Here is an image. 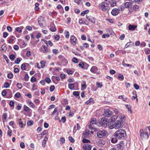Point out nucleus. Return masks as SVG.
Here are the masks:
<instances>
[{"instance_id":"1","label":"nucleus","mask_w":150,"mask_h":150,"mask_svg":"<svg viewBox=\"0 0 150 150\" xmlns=\"http://www.w3.org/2000/svg\"><path fill=\"white\" fill-rule=\"evenodd\" d=\"M126 132L125 130L122 129H118L114 134V136L118 139H123L126 136Z\"/></svg>"},{"instance_id":"2","label":"nucleus","mask_w":150,"mask_h":150,"mask_svg":"<svg viewBox=\"0 0 150 150\" xmlns=\"http://www.w3.org/2000/svg\"><path fill=\"white\" fill-rule=\"evenodd\" d=\"M99 6L101 10L105 12H108L110 9L109 4L105 2L100 3Z\"/></svg>"},{"instance_id":"3","label":"nucleus","mask_w":150,"mask_h":150,"mask_svg":"<svg viewBox=\"0 0 150 150\" xmlns=\"http://www.w3.org/2000/svg\"><path fill=\"white\" fill-rule=\"evenodd\" d=\"M121 121L117 120L116 121L114 124H110V123H108V126L109 128L110 129H112L113 128L115 129H118L121 127H122V126L121 124Z\"/></svg>"},{"instance_id":"4","label":"nucleus","mask_w":150,"mask_h":150,"mask_svg":"<svg viewBox=\"0 0 150 150\" xmlns=\"http://www.w3.org/2000/svg\"><path fill=\"white\" fill-rule=\"evenodd\" d=\"M107 132L104 130H101L97 132V135L99 138H103L105 137L107 135Z\"/></svg>"},{"instance_id":"5","label":"nucleus","mask_w":150,"mask_h":150,"mask_svg":"<svg viewBox=\"0 0 150 150\" xmlns=\"http://www.w3.org/2000/svg\"><path fill=\"white\" fill-rule=\"evenodd\" d=\"M140 136L141 137H143L146 139H148L149 137V135L147 132H143V130L141 129L139 132Z\"/></svg>"},{"instance_id":"6","label":"nucleus","mask_w":150,"mask_h":150,"mask_svg":"<svg viewBox=\"0 0 150 150\" xmlns=\"http://www.w3.org/2000/svg\"><path fill=\"white\" fill-rule=\"evenodd\" d=\"M70 42L73 45H75L76 44L77 38L74 35H71L70 37Z\"/></svg>"},{"instance_id":"7","label":"nucleus","mask_w":150,"mask_h":150,"mask_svg":"<svg viewBox=\"0 0 150 150\" xmlns=\"http://www.w3.org/2000/svg\"><path fill=\"white\" fill-rule=\"evenodd\" d=\"M99 125H98L99 127L102 126L103 127H105L107 125L108 122L105 119L103 118L99 123Z\"/></svg>"},{"instance_id":"8","label":"nucleus","mask_w":150,"mask_h":150,"mask_svg":"<svg viewBox=\"0 0 150 150\" xmlns=\"http://www.w3.org/2000/svg\"><path fill=\"white\" fill-rule=\"evenodd\" d=\"M112 112L109 109H105L103 115L106 117H110L112 115Z\"/></svg>"},{"instance_id":"9","label":"nucleus","mask_w":150,"mask_h":150,"mask_svg":"<svg viewBox=\"0 0 150 150\" xmlns=\"http://www.w3.org/2000/svg\"><path fill=\"white\" fill-rule=\"evenodd\" d=\"M44 18L41 16H39L38 18V22L40 26L42 28H43L44 27L42 23L43 22Z\"/></svg>"},{"instance_id":"10","label":"nucleus","mask_w":150,"mask_h":150,"mask_svg":"<svg viewBox=\"0 0 150 150\" xmlns=\"http://www.w3.org/2000/svg\"><path fill=\"white\" fill-rule=\"evenodd\" d=\"M59 60L63 63L66 64L68 63L67 59L62 55H60L58 57Z\"/></svg>"},{"instance_id":"11","label":"nucleus","mask_w":150,"mask_h":150,"mask_svg":"<svg viewBox=\"0 0 150 150\" xmlns=\"http://www.w3.org/2000/svg\"><path fill=\"white\" fill-rule=\"evenodd\" d=\"M79 66L81 68H83L84 69H87L88 66L86 63L80 62L79 64Z\"/></svg>"},{"instance_id":"12","label":"nucleus","mask_w":150,"mask_h":150,"mask_svg":"<svg viewBox=\"0 0 150 150\" xmlns=\"http://www.w3.org/2000/svg\"><path fill=\"white\" fill-rule=\"evenodd\" d=\"M41 51H42L45 53L49 52V50L48 49L47 47L45 45H42L41 47Z\"/></svg>"},{"instance_id":"13","label":"nucleus","mask_w":150,"mask_h":150,"mask_svg":"<svg viewBox=\"0 0 150 150\" xmlns=\"http://www.w3.org/2000/svg\"><path fill=\"white\" fill-rule=\"evenodd\" d=\"M111 13L112 15L116 16L119 13V10L117 8H114L112 10Z\"/></svg>"},{"instance_id":"14","label":"nucleus","mask_w":150,"mask_h":150,"mask_svg":"<svg viewBox=\"0 0 150 150\" xmlns=\"http://www.w3.org/2000/svg\"><path fill=\"white\" fill-rule=\"evenodd\" d=\"M86 18L89 21L93 23H95V19L94 18L91 16H86Z\"/></svg>"},{"instance_id":"15","label":"nucleus","mask_w":150,"mask_h":150,"mask_svg":"<svg viewBox=\"0 0 150 150\" xmlns=\"http://www.w3.org/2000/svg\"><path fill=\"white\" fill-rule=\"evenodd\" d=\"M91 146L89 145L85 144L83 146V149L84 150H91Z\"/></svg>"},{"instance_id":"16","label":"nucleus","mask_w":150,"mask_h":150,"mask_svg":"<svg viewBox=\"0 0 150 150\" xmlns=\"http://www.w3.org/2000/svg\"><path fill=\"white\" fill-rule=\"evenodd\" d=\"M98 69L96 66H93L90 69V71L93 73H96L98 71Z\"/></svg>"},{"instance_id":"17","label":"nucleus","mask_w":150,"mask_h":150,"mask_svg":"<svg viewBox=\"0 0 150 150\" xmlns=\"http://www.w3.org/2000/svg\"><path fill=\"white\" fill-rule=\"evenodd\" d=\"M24 27L23 26H21L19 27H17L15 28V31L18 33H21L22 32V30L24 28Z\"/></svg>"},{"instance_id":"18","label":"nucleus","mask_w":150,"mask_h":150,"mask_svg":"<svg viewBox=\"0 0 150 150\" xmlns=\"http://www.w3.org/2000/svg\"><path fill=\"white\" fill-rule=\"evenodd\" d=\"M48 137H47V136H45L44 139L42 141V145L43 147H45L46 142L48 140Z\"/></svg>"},{"instance_id":"19","label":"nucleus","mask_w":150,"mask_h":150,"mask_svg":"<svg viewBox=\"0 0 150 150\" xmlns=\"http://www.w3.org/2000/svg\"><path fill=\"white\" fill-rule=\"evenodd\" d=\"M94 101L93 99L92 98H90L88 100L86 101V103L87 105H91L94 103Z\"/></svg>"},{"instance_id":"20","label":"nucleus","mask_w":150,"mask_h":150,"mask_svg":"<svg viewBox=\"0 0 150 150\" xmlns=\"http://www.w3.org/2000/svg\"><path fill=\"white\" fill-rule=\"evenodd\" d=\"M137 27V25H132L130 24L128 26V28L129 30H134Z\"/></svg>"},{"instance_id":"21","label":"nucleus","mask_w":150,"mask_h":150,"mask_svg":"<svg viewBox=\"0 0 150 150\" xmlns=\"http://www.w3.org/2000/svg\"><path fill=\"white\" fill-rule=\"evenodd\" d=\"M88 128L90 130H94L95 131H96L97 130V128H96L95 127V126H94V125L90 124L88 125Z\"/></svg>"},{"instance_id":"22","label":"nucleus","mask_w":150,"mask_h":150,"mask_svg":"<svg viewBox=\"0 0 150 150\" xmlns=\"http://www.w3.org/2000/svg\"><path fill=\"white\" fill-rule=\"evenodd\" d=\"M124 6L126 8H129L131 7L130 2H126L124 3Z\"/></svg>"},{"instance_id":"23","label":"nucleus","mask_w":150,"mask_h":150,"mask_svg":"<svg viewBox=\"0 0 150 150\" xmlns=\"http://www.w3.org/2000/svg\"><path fill=\"white\" fill-rule=\"evenodd\" d=\"M81 90H84L86 88V82L84 81H83L81 84Z\"/></svg>"},{"instance_id":"24","label":"nucleus","mask_w":150,"mask_h":150,"mask_svg":"<svg viewBox=\"0 0 150 150\" xmlns=\"http://www.w3.org/2000/svg\"><path fill=\"white\" fill-rule=\"evenodd\" d=\"M7 117V115L6 113H4L2 115V121L3 122H4L6 119Z\"/></svg>"},{"instance_id":"25","label":"nucleus","mask_w":150,"mask_h":150,"mask_svg":"<svg viewBox=\"0 0 150 150\" xmlns=\"http://www.w3.org/2000/svg\"><path fill=\"white\" fill-rule=\"evenodd\" d=\"M96 122L97 121L96 120V119L93 118L92 119L91 121H90V123L91 124L93 125H98V124L96 123Z\"/></svg>"},{"instance_id":"26","label":"nucleus","mask_w":150,"mask_h":150,"mask_svg":"<svg viewBox=\"0 0 150 150\" xmlns=\"http://www.w3.org/2000/svg\"><path fill=\"white\" fill-rule=\"evenodd\" d=\"M18 122L20 127L21 128L23 127L25 125H24L23 122L21 121V119H19Z\"/></svg>"},{"instance_id":"27","label":"nucleus","mask_w":150,"mask_h":150,"mask_svg":"<svg viewBox=\"0 0 150 150\" xmlns=\"http://www.w3.org/2000/svg\"><path fill=\"white\" fill-rule=\"evenodd\" d=\"M126 107L128 109V112L130 113H132V110H131V107L130 105H126Z\"/></svg>"},{"instance_id":"28","label":"nucleus","mask_w":150,"mask_h":150,"mask_svg":"<svg viewBox=\"0 0 150 150\" xmlns=\"http://www.w3.org/2000/svg\"><path fill=\"white\" fill-rule=\"evenodd\" d=\"M118 139L116 137L112 138L111 139V142L113 143H116L117 142Z\"/></svg>"},{"instance_id":"29","label":"nucleus","mask_w":150,"mask_h":150,"mask_svg":"<svg viewBox=\"0 0 150 150\" xmlns=\"http://www.w3.org/2000/svg\"><path fill=\"white\" fill-rule=\"evenodd\" d=\"M10 37L11 38L9 40L8 42L9 43H11L13 41H14L16 39V38L15 37L12 36H11Z\"/></svg>"},{"instance_id":"30","label":"nucleus","mask_w":150,"mask_h":150,"mask_svg":"<svg viewBox=\"0 0 150 150\" xmlns=\"http://www.w3.org/2000/svg\"><path fill=\"white\" fill-rule=\"evenodd\" d=\"M110 5L111 7H113L116 5V1L115 0H112V2L110 3Z\"/></svg>"},{"instance_id":"31","label":"nucleus","mask_w":150,"mask_h":150,"mask_svg":"<svg viewBox=\"0 0 150 150\" xmlns=\"http://www.w3.org/2000/svg\"><path fill=\"white\" fill-rule=\"evenodd\" d=\"M58 109L57 108H54V111L51 114L52 115H54L55 114L57 113L56 115H58L59 113L57 112Z\"/></svg>"},{"instance_id":"32","label":"nucleus","mask_w":150,"mask_h":150,"mask_svg":"<svg viewBox=\"0 0 150 150\" xmlns=\"http://www.w3.org/2000/svg\"><path fill=\"white\" fill-rule=\"evenodd\" d=\"M23 108L24 110L26 112H28L30 110V108H29L28 107H27L25 105H24Z\"/></svg>"},{"instance_id":"33","label":"nucleus","mask_w":150,"mask_h":150,"mask_svg":"<svg viewBox=\"0 0 150 150\" xmlns=\"http://www.w3.org/2000/svg\"><path fill=\"white\" fill-rule=\"evenodd\" d=\"M69 88L71 90H74V86L73 84L70 83L68 84Z\"/></svg>"},{"instance_id":"34","label":"nucleus","mask_w":150,"mask_h":150,"mask_svg":"<svg viewBox=\"0 0 150 150\" xmlns=\"http://www.w3.org/2000/svg\"><path fill=\"white\" fill-rule=\"evenodd\" d=\"M29 105L33 108H34L35 106L34 103L31 101H28V102Z\"/></svg>"},{"instance_id":"35","label":"nucleus","mask_w":150,"mask_h":150,"mask_svg":"<svg viewBox=\"0 0 150 150\" xmlns=\"http://www.w3.org/2000/svg\"><path fill=\"white\" fill-rule=\"evenodd\" d=\"M9 58L12 61H13L15 58V57L14 54H11L10 55Z\"/></svg>"},{"instance_id":"36","label":"nucleus","mask_w":150,"mask_h":150,"mask_svg":"<svg viewBox=\"0 0 150 150\" xmlns=\"http://www.w3.org/2000/svg\"><path fill=\"white\" fill-rule=\"evenodd\" d=\"M40 63L41 64V66L42 68H43L44 67H45V61L43 60L41 61L40 62Z\"/></svg>"},{"instance_id":"37","label":"nucleus","mask_w":150,"mask_h":150,"mask_svg":"<svg viewBox=\"0 0 150 150\" xmlns=\"http://www.w3.org/2000/svg\"><path fill=\"white\" fill-rule=\"evenodd\" d=\"M130 1L132 3L134 2L137 4H139L142 2V0H130Z\"/></svg>"},{"instance_id":"38","label":"nucleus","mask_w":150,"mask_h":150,"mask_svg":"<svg viewBox=\"0 0 150 150\" xmlns=\"http://www.w3.org/2000/svg\"><path fill=\"white\" fill-rule=\"evenodd\" d=\"M122 64L123 65V66H124V67H133L132 65H130V64H126L124 61H123V62H122Z\"/></svg>"},{"instance_id":"39","label":"nucleus","mask_w":150,"mask_h":150,"mask_svg":"<svg viewBox=\"0 0 150 150\" xmlns=\"http://www.w3.org/2000/svg\"><path fill=\"white\" fill-rule=\"evenodd\" d=\"M13 74L11 72L7 74V77L9 79H12L13 78Z\"/></svg>"},{"instance_id":"40","label":"nucleus","mask_w":150,"mask_h":150,"mask_svg":"<svg viewBox=\"0 0 150 150\" xmlns=\"http://www.w3.org/2000/svg\"><path fill=\"white\" fill-rule=\"evenodd\" d=\"M1 48L2 51H5L7 49V48L6 47L5 45L4 44L2 46Z\"/></svg>"},{"instance_id":"41","label":"nucleus","mask_w":150,"mask_h":150,"mask_svg":"<svg viewBox=\"0 0 150 150\" xmlns=\"http://www.w3.org/2000/svg\"><path fill=\"white\" fill-rule=\"evenodd\" d=\"M50 30L52 32H55L56 30V29L54 27L51 26L50 28Z\"/></svg>"},{"instance_id":"42","label":"nucleus","mask_w":150,"mask_h":150,"mask_svg":"<svg viewBox=\"0 0 150 150\" xmlns=\"http://www.w3.org/2000/svg\"><path fill=\"white\" fill-rule=\"evenodd\" d=\"M82 142L83 143H88L90 142L89 140L85 138L83 139L82 140Z\"/></svg>"},{"instance_id":"43","label":"nucleus","mask_w":150,"mask_h":150,"mask_svg":"<svg viewBox=\"0 0 150 150\" xmlns=\"http://www.w3.org/2000/svg\"><path fill=\"white\" fill-rule=\"evenodd\" d=\"M84 134L86 136H88L89 135H90V131L89 130H86V132L84 133Z\"/></svg>"},{"instance_id":"44","label":"nucleus","mask_w":150,"mask_h":150,"mask_svg":"<svg viewBox=\"0 0 150 150\" xmlns=\"http://www.w3.org/2000/svg\"><path fill=\"white\" fill-rule=\"evenodd\" d=\"M59 141L60 142L61 144H63L65 142V139L63 137L61 138Z\"/></svg>"},{"instance_id":"45","label":"nucleus","mask_w":150,"mask_h":150,"mask_svg":"<svg viewBox=\"0 0 150 150\" xmlns=\"http://www.w3.org/2000/svg\"><path fill=\"white\" fill-rule=\"evenodd\" d=\"M118 77L119 79H120V80L122 81L124 79V77L123 75L120 74L119 75Z\"/></svg>"},{"instance_id":"46","label":"nucleus","mask_w":150,"mask_h":150,"mask_svg":"<svg viewBox=\"0 0 150 150\" xmlns=\"http://www.w3.org/2000/svg\"><path fill=\"white\" fill-rule=\"evenodd\" d=\"M16 86L19 89H21L22 87V84L20 83H18L17 84Z\"/></svg>"},{"instance_id":"47","label":"nucleus","mask_w":150,"mask_h":150,"mask_svg":"<svg viewBox=\"0 0 150 150\" xmlns=\"http://www.w3.org/2000/svg\"><path fill=\"white\" fill-rule=\"evenodd\" d=\"M15 96L16 98H19L21 97V95L19 92H17L15 94Z\"/></svg>"},{"instance_id":"48","label":"nucleus","mask_w":150,"mask_h":150,"mask_svg":"<svg viewBox=\"0 0 150 150\" xmlns=\"http://www.w3.org/2000/svg\"><path fill=\"white\" fill-rule=\"evenodd\" d=\"M74 72L73 70L69 69L67 71V73L68 74H72Z\"/></svg>"},{"instance_id":"49","label":"nucleus","mask_w":150,"mask_h":150,"mask_svg":"<svg viewBox=\"0 0 150 150\" xmlns=\"http://www.w3.org/2000/svg\"><path fill=\"white\" fill-rule=\"evenodd\" d=\"M65 36L67 38H68L69 37V33L68 31L65 32Z\"/></svg>"},{"instance_id":"50","label":"nucleus","mask_w":150,"mask_h":150,"mask_svg":"<svg viewBox=\"0 0 150 150\" xmlns=\"http://www.w3.org/2000/svg\"><path fill=\"white\" fill-rule=\"evenodd\" d=\"M4 87L5 88H7L9 87V83L7 82H5L4 84Z\"/></svg>"},{"instance_id":"51","label":"nucleus","mask_w":150,"mask_h":150,"mask_svg":"<svg viewBox=\"0 0 150 150\" xmlns=\"http://www.w3.org/2000/svg\"><path fill=\"white\" fill-rule=\"evenodd\" d=\"M118 98L119 99L122 98L123 100L125 101L127 100V98L125 97H123V96H120L118 97Z\"/></svg>"},{"instance_id":"52","label":"nucleus","mask_w":150,"mask_h":150,"mask_svg":"<svg viewBox=\"0 0 150 150\" xmlns=\"http://www.w3.org/2000/svg\"><path fill=\"white\" fill-rule=\"evenodd\" d=\"M25 68H26V65H25V63H23L21 65V68L23 70H25Z\"/></svg>"},{"instance_id":"53","label":"nucleus","mask_w":150,"mask_h":150,"mask_svg":"<svg viewBox=\"0 0 150 150\" xmlns=\"http://www.w3.org/2000/svg\"><path fill=\"white\" fill-rule=\"evenodd\" d=\"M55 89V87L53 85H52L50 87V90L51 92H52Z\"/></svg>"},{"instance_id":"54","label":"nucleus","mask_w":150,"mask_h":150,"mask_svg":"<svg viewBox=\"0 0 150 150\" xmlns=\"http://www.w3.org/2000/svg\"><path fill=\"white\" fill-rule=\"evenodd\" d=\"M139 9V6L137 5H134L133 6V9L135 11H137Z\"/></svg>"},{"instance_id":"55","label":"nucleus","mask_w":150,"mask_h":150,"mask_svg":"<svg viewBox=\"0 0 150 150\" xmlns=\"http://www.w3.org/2000/svg\"><path fill=\"white\" fill-rule=\"evenodd\" d=\"M21 62V60L19 58H17L15 61V63L16 64H19Z\"/></svg>"},{"instance_id":"56","label":"nucleus","mask_w":150,"mask_h":150,"mask_svg":"<svg viewBox=\"0 0 150 150\" xmlns=\"http://www.w3.org/2000/svg\"><path fill=\"white\" fill-rule=\"evenodd\" d=\"M61 121L63 122L64 123L66 122V118L65 117H62L61 120H59V121L60 122Z\"/></svg>"},{"instance_id":"57","label":"nucleus","mask_w":150,"mask_h":150,"mask_svg":"<svg viewBox=\"0 0 150 150\" xmlns=\"http://www.w3.org/2000/svg\"><path fill=\"white\" fill-rule=\"evenodd\" d=\"M110 37V35L108 34H103L102 35V37L103 38H105L106 37Z\"/></svg>"},{"instance_id":"58","label":"nucleus","mask_w":150,"mask_h":150,"mask_svg":"<svg viewBox=\"0 0 150 150\" xmlns=\"http://www.w3.org/2000/svg\"><path fill=\"white\" fill-rule=\"evenodd\" d=\"M30 81L31 82L33 83L36 81V79L35 77L32 76L31 79Z\"/></svg>"},{"instance_id":"59","label":"nucleus","mask_w":150,"mask_h":150,"mask_svg":"<svg viewBox=\"0 0 150 150\" xmlns=\"http://www.w3.org/2000/svg\"><path fill=\"white\" fill-rule=\"evenodd\" d=\"M119 117L121 119L120 120L122 121V120L125 119V117L124 115H121Z\"/></svg>"},{"instance_id":"60","label":"nucleus","mask_w":150,"mask_h":150,"mask_svg":"<svg viewBox=\"0 0 150 150\" xmlns=\"http://www.w3.org/2000/svg\"><path fill=\"white\" fill-rule=\"evenodd\" d=\"M97 86L98 88H101L102 86V84L100 83L97 82L96 83Z\"/></svg>"},{"instance_id":"61","label":"nucleus","mask_w":150,"mask_h":150,"mask_svg":"<svg viewBox=\"0 0 150 150\" xmlns=\"http://www.w3.org/2000/svg\"><path fill=\"white\" fill-rule=\"evenodd\" d=\"M69 139L72 143H74L75 141L74 139L71 137H69Z\"/></svg>"},{"instance_id":"62","label":"nucleus","mask_w":150,"mask_h":150,"mask_svg":"<svg viewBox=\"0 0 150 150\" xmlns=\"http://www.w3.org/2000/svg\"><path fill=\"white\" fill-rule=\"evenodd\" d=\"M33 122L32 121H29L27 123V125L28 126H30L31 125H33Z\"/></svg>"},{"instance_id":"63","label":"nucleus","mask_w":150,"mask_h":150,"mask_svg":"<svg viewBox=\"0 0 150 150\" xmlns=\"http://www.w3.org/2000/svg\"><path fill=\"white\" fill-rule=\"evenodd\" d=\"M79 23L81 24H85V22L83 21V19L81 18L79 19Z\"/></svg>"},{"instance_id":"64","label":"nucleus","mask_w":150,"mask_h":150,"mask_svg":"<svg viewBox=\"0 0 150 150\" xmlns=\"http://www.w3.org/2000/svg\"><path fill=\"white\" fill-rule=\"evenodd\" d=\"M121 144H120L118 145L117 148L119 149V150H123L122 149L123 148V147L122 145H121Z\"/></svg>"}]
</instances>
